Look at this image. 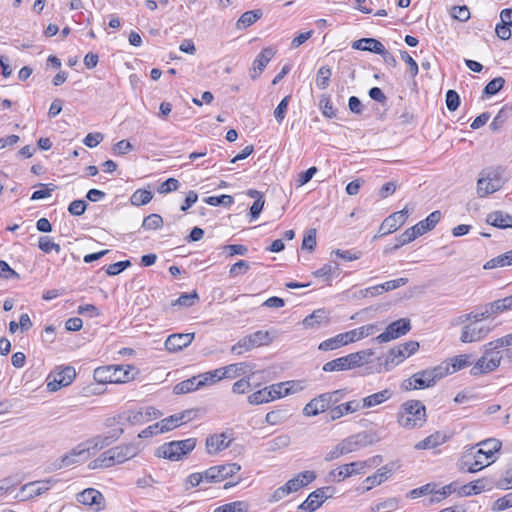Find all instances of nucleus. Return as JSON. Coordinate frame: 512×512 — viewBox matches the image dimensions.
Returning a JSON list of instances; mask_svg holds the SVG:
<instances>
[{
    "mask_svg": "<svg viewBox=\"0 0 512 512\" xmlns=\"http://www.w3.org/2000/svg\"><path fill=\"white\" fill-rule=\"evenodd\" d=\"M449 373V365L440 364L436 367L414 373L410 378L403 380L400 387L403 391L429 388Z\"/></svg>",
    "mask_w": 512,
    "mask_h": 512,
    "instance_id": "1",
    "label": "nucleus"
},
{
    "mask_svg": "<svg viewBox=\"0 0 512 512\" xmlns=\"http://www.w3.org/2000/svg\"><path fill=\"white\" fill-rule=\"evenodd\" d=\"M426 420V407L420 400H407L398 409L397 423L404 429L420 428Z\"/></svg>",
    "mask_w": 512,
    "mask_h": 512,
    "instance_id": "2",
    "label": "nucleus"
},
{
    "mask_svg": "<svg viewBox=\"0 0 512 512\" xmlns=\"http://www.w3.org/2000/svg\"><path fill=\"white\" fill-rule=\"evenodd\" d=\"M378 330L379 328L376 324L364 325L357 329H353L345 333H340L335 337L323 341L322 343H320L319 349L323 351L334 350L340 348L341 346L347 345L349 343L373 335Z\"/></svg>",
    "mask_w": 512,
    "mask_h": 512,
    "instance_id": "3",
    "label": "nucleus"
},
{
    "mask_svg": "<svg viewBox=\"0 0 512 512\" xmlns=\"http://www.w3.org/2000/svg\"><path fill=\"white\" fill-rule=\"evenodd\" d=\"M138 374V370L132 366H103L94 370V379L99 383H125L131 381Z\"/></svg>",
    "mask_w": 512,
    "mask_h": 512,
    "instance_id": "4",
    "label": "nucleus"
},
{
    "mask_svg": "<svg viewBox=\"0 0 512 512\" xmlns=\"http://www.w3.org/2000/svg\"><path fill=\"white\" fill-rule=\"evenodd\" d=\"M196 446L195 438L185 440L171 441L164 443L156 449L155 455L159 458L171 461H179L189 454Z\"/></svg>",
    "mask_w": 512,
    "mask_h": 512,
    "instance_id": "5",
    "label": "nucleus"
},
{
    "mask_svg": "<svg viewBox=\"0 0 512 512\" xmlns=\"http://www.w3.org/2000/svg\"><path fill=\"white\" fill-rule=\"evenodd\" d=\"M381 461L382 457L380 455H377L366 461H355L349 464H344L331 470L328 474V477L330 481L341 482L353 475L365 473L366 467L377 465Z\"/></svg>",
    "mask_w": 512,
    "mask_h": 512,
    "instance_id": "6",
    "label": "nucleus"
},
{
    "mask_svg": "<svg viewBox=\"0 0 512 512\" xmlns=\"http://www.w3.org/2000/svg\"><path fill=\"white\" fill-rule=\"evenodd\" d=\"M499 347H496L495 344L489 346L485 345V351L481 358H479L476 364L471 368L470 374L473 376H478L484 373H488L494 371L499 367L502 356L500 352L497 350Z\"/></svg>",
    "mask_w": 512,
    "mask_h": 512,
    "instance_id": "7",
    "label": "nucleus"
},
{
    "mask_svg": "<svg viewBox=\"0 0 512 512\" xmlns=\"http://www.w3.org/2000/svg\"><path fill=\"white\" fill-rule=\"evenodd\" d=\"M271 342L272 338L268 331L258 330L241 338L231 347V353L241 355L244 352L251 351L254 348L269 345Z\"/></svg>",
    "mask_w": 512,
    "mask_h": 512,
    "instance_id": "8",
    "label": "nucleus"
},
{
    "mask_svg": "<svg viewBox=\"0 0 512 512\" xmlns=\"http://www.w3.org/2000/svg\"><path fill=\"white\" fill-rule=\"evenodd\" d=\"M505 180L499 170L483 171L477 181V194L485 197L502 188Z\"/></svg>",
    "mask_w": 512,
    "mask_h": 512,
    "instance_id": "9",
    "label": "nucleus"
},
{
    "mask_svg": "<svg viewBox=\"0 0 512 512\" xmlns=\"http://www.w3.org/2000/svg\"><path fill=\"white\" fill-rule=\"evenodd\" d=\"M351 46L355 50L369 51L381 55L388 66L395 67L397 65L396 58L377 39L362 38L352 42Z\"/></svg>",
    "mask_w": 512,
    "mask_h": 512,
    "instance_id": "10",
    "label": "nucleus"
},
{
    "mask_svg": "<svg viewBox=\"0 0 512 512\" xmlns=\"http://www.w3.org/2000/svg\"><path fill=\"white\" fill-rule=\"evenodd\" d=\"M411 329L410 320L406 318L398 319L390 323L386 330L373 339L377 343H385L397 339L407 334Z\"/></svg>",
    "mask_w": 512,
    "mask_h": 512,
    "instance_id": "11",
    "label": "nucleus"
},
{
    "mask_svg": "<svg viewBox=\"0 0 512 512\" xmlns=\"http://www.w3.org/2000/svg\"><path fill=\"white\" fill-rule=\"evenodd\" d=\"M105 452L110 462H113L114 466L136 457L140 452V448L136 444L129 443L112 447Z\"/></svg>",
    "mask_w": 512,
    "mask_h": 512,
    "instance_id": "12",
    "label": "nucleus"
},
{
    "mask_svg": "<svg viewBox=\"0 0 512 512\" xmlns=\"http://www.w3.org/2000/svg\"><path fill=\"white\" fill-rule=\"evenodd\" d=\"M76 376V371L71 366H66L60 370L51 372L47 378V388L51 392H55L61 387L68 386L72 383Z\"/></svg>",
    "mask_w": 512,
    "mask_h": 512,
    "instance_id": "13",
    "label": "nucleus"
},
{
    "mask_svg": "<svg viewBox=\"0 0 512 512\" xmlns=\"http://www.w3.org/2000/svg\"><path fill=\"white\" fill-rule=\"evenodd\" d=\"M241 466L237 463H226L212 466L204 471L205 481L209 483L221 482L238 473Z\"/></svg>",
    "mask_w": 512,
    "mask_h": 512,
    "instance_id": "14",
    "label": "nucleus"
},
{
    "mask_svg": "<svg viewBox=\"0 0 512 512\" xmlns=\"http://www.w3.org/2000/svg\"><path fill=\"white\" fill-rule=\"evenodd\" d=\"M409 217V210L407 209V206L402 209L401 211L394 212L391 215H389L387 218L383 220L381 223L378 234L373 237V239H376L378 237L385 236L387 234H390L394 231H396L399 227H401L406 220Z\"/></svg>",
    "mask_w": 512,
    "mask_h": 512,
    "instance_id": "15",
    "label": "nucleus"
},
{
    "mask_svg": "<svg viewBox=\"0 0 512 512\" xmlns=\"http://www.w3.org/2000/svg\"><path fill=\"white\" fill-rule=\"evenodd\" d=\"M88 456V448H86V445L82 442L71 449L68 453L55 460L52 466L54 470H59L74 465L81 460H85Z\"/></svg>",
    "mask_w": 512,
    "mask_h": 512,
    "instance_id": "16",
    "label": "nucleus"
},
{
    "mask_svg": "<svg viewBox=\"0 0 512 512\" xmlns=\"http://www.w3.org/2000/svg\"><path fill=\"white\" fill-rule=\"evenodd\" d=\"M76 498L77 501L83 505L95 506L97 511L102 510L105 507L104 496L100 491L94 488H87L83 490L77 494Z\"/></svg>",
    "mask_w": 512,
    "mask_h": 512,
    "instance_id": "17",
    "label": "nucleus"
},
{
    "mask_svg": "<svg viewBox=\"0 0 512 512\" xmlns=\"http://www.w3.org/2000/svg\"><path fill=\"white\" fill-rule=\"evenodd\" d=\"M124 430L122 428L115 430L111 435H97L85 442L83 444L88 448V454H90L91 450H100L104 447L111 445L115 442L122 434Z\"/></svg>",
    "mask_w": 512,
    "mask_h": 512,
    "instance_id": "18",
    "label": "nucleus"
},
{
    "mask_svg": "<svg viewBox=\"0 0 512 512\" xmlns=\"http://www.w3.org/2000/svg\"><path fill=\"white\" fill-rule=\"evenodd\" d=\"M491 331L487 326H476L474 324L465 325L462 329L460 341L462 343L477 342L485 338Z\"/></svg>",
    "mask_w": 512,
    "mask_h": 512,
    "instance_id": "19",
    "label": "nucleus"
},
{
    "mask_svg": "<svg viewBox=\"0 0 512 512\" xmlns=\"http://www.w3.org/2000/svg\"><path fill=\"white\" fill-rule=\"evenodd\" d=\"M276 54V49L273 47H266L262 49V51L256 56L253 61V67L250 73V77L255 80L260 74L263 72L267 64L271 61V59Z\"/></svg>",
    "mask_w": 512,
    "mask_h": 512,
    "instance_id": "20",
    "label": "nucleus"
},
{
    "mask_svg": "<svg viewBox=\"0 0 512 512\" xmlns=\"http://www.w3.org/2000/svg\"><path fill=\"white\" fill-rule=\"evenodd\" d=\"M361 409V403L358 400L348 401L330 408L327 414V422L335 421L344 415L354 413Z\"/></svg>",
    "mask_w": 512,
    "mask_h": 512,
    "instance_id": "21",
    "label": "nucleus"
},
{
    "mask_svg": "<svg viewBox=\"0 0 512 512\" xmlns=\"http://www.w3.org/2000/svg\"><path fill=\"white\" fill-rule=\"evenodd\" d=\"M194 333H178L169 335L165 341V348L169 352H178L191 344Z\"/></svg>",
    "mask_w": 512,
    "mask_h": 512,
    "instance_id": "22",
    "label": "nucleus"
},
{
    "mask_svg": "<svg viewBox=\"0 0 512 512\" xmlns=\"http://www.w3.org/2000/svg\"><path fill=\"white\" fill-rule=\"evenodd\" d=\"M325 393L311 399L303 408V414L307 417L316 416L326 410H330L331 404Z\"/></svg>",
    "mask_w": 512,
    "mask_h": 512,
    "instance_id": "23",
    "label": "nucleus"
},
{
    "mask_svg": "<svg viewBox=\"0 0 512 512\" xmlns=\"http://www.w3.org/2000/svg\"><path fill=\"white\" fill-rule=\"evenodd\" d=\"M49 482L50 481L47 480L27 483L21 487L17 498L23 501L41 495L49 489Z\"/></svg>",
    "mask_w": 512,
    "mask_h": 512,
    "instance_id": "24",
    "label": "nucleus"
},
{
    "mask_svg": "<svg viewBox=\"0 0 512 512\" xmlns=\"http://www.w3.org/2000/svg\"><path fill=\"white\" fill-rule=\"evenodd\" d=\"M231 439H228L226 433L214 434L206 439L207 453L215 455L230 446Z\"/></svg>",
    "mask_w": 512,
    "mask_h": 512,
    "instance_id": "25",
    "label": "nucleus"
},
{
    "mask_svg": "<svg viewBox=\"0 0 512 512\" xmlns=\"http://www.w3.org/2000/svg\"><path fill=\"white\" fill-rule=\"evenodd\" d=\"M493 488V484L489 483V480L486 478H481L476 481H473L469 484L463 485L459 487L458 495L459 496H471L481 493L485 490H491Z\"/></svg>",
    "mask_w": 512,
    "mask_h": 512,
    "instance_id": "26",
    "label": "nucleus"
},
{
    "mask_svg": "<svg viewBox=\"0 0 512 512\" xmlns=\"http://www.w3.org/2000/svg\"><path fill=\"white\" fill-rule=\"evenodd\" d=\"M486 223L499 229L512 228V215L503 211H493L487 215Z\"/></svg>",
    "mask_w": 512,
    "mask_h": 512,
    "instance_id": "27",
    "label": "nucleus"
},
{
    "mask_svg": "<svg viewBox=\"0 0 512 512\" xmlns=\"http://www.w3.org/2000/svg\"><path fill=\"white\" fill-rule=\"evenodd\" d=\"M392 468L385 465L378 469L373 475L368 476L364 482L367 484L365 491L372 489L374 486L380 485L390 478L392 475Z\"/></svg>",
    "mask_w": 512,
    "mask_h": 512,
    "instance_id": "28",
    "label": "nucleus"
},
{
    "mask_svg": "<svg viewBox=\"0 0 512 512\" xmlns=\"http://www.w3.org/2000/svg\"><path fill=\"white\" fill-rule=\"evenodd\" d=\"M203 386L204 382L201 381L200 376L197 375L176 384L173 388V392L176 395H181L193 392Z\"/></svg>",
    "mask_w": 512,
    "mask_h": 512,
    "instance_id": "29",
    "label": "nucleus"
},
{
    "mask_svg": "<svg viewBox=\"0 0 512 512\" xmlns=\"http://www.w3.org/2000/svg\"><path fill=\"white\" fill-rule=\"evenodd\" d=\"M392 397V392L390 389H384L377 393L371 394L363 398L361 409L372 408L377 405L384 403Z\"/></svg>",
    "mask_w": 512,
    "mask_h": 512,
    "instance_id": "30",
    "label": "nucleus"
},
{
    "mask_svg": "<svg viewBox=\"0 0 512 512\" xmlns=\"http://www.w3.org/2000/svg\"><path fill=\"white\" fill-rule=\"evenodd\" d=\"M478 446L480 447L477 450L478 454H483L486 459L491 458L496 452H498L502 446V443L495 439L490 438L484 441H481Z\"/></svg>",
    "mask_w": 512,
    "mask_h": 512,
    "instance_id": "31",
    "label": "nucleus"
},
{
    "mask_svg": "<svg viewBox=\"0 0 512 512\" xmlns=\"http://www.w3.org/2000/svg\"><path fill=\"white\" fill-rule=\"evenodd\" d=\"M440 219H441V212L433 211L424 220L419 221L414 226L419 229V233L421 236L424 233L432 230L436 226V224L440 221Z\"/></svg>",
    "mask_w": 512,
    "mask_h": 512,
    "instance_id": "32",
    "label": "nucleus"
},
{
    "mask_svg": "<svg viewBox=\"0 0 512 512\" xmlns=\"http://www.w3.org/2000/svg\"><path fill=\"white\" fill-rule=\"evenodd\" d=\"M512 265V253L511 251H508L504 254H501L495 258L490 259L487 261L483 268L486 270L494 269L497 267H504Z\"/></svg>",
    "mask_w": 512,
    "mask_h": 512,
    "instance_id": "33",
    "label": "nucleus"
},
{
    "mask_svg": "<svg viewBox=\"0 0 512 512\" xmlns=\"http://www.w3.org/2000/svg\"><path fill=\"white\" fill-rule=\"evenodd\" d=\"M261 16L262 11L259 9L244 12L237 21V27L239 29L247 28L254 24L258 19H260Z\"/></svg>",
    "mask_w": 512,
    "mask_h": 512,
    "instance_id": "34",
    "label": "nucleus"
},
{
    "mask_svg": "<svg viewBox=\"0 0 512 512\" xmlns=\"http://www.w3.org/2000/svg\"><path fill=\"white\" fill-rule=\"evenodd\" d=\"M444 438L440 433H434L427 436L425 439L418 442L414 448L417 450L432 449L443 443Z\"/></svg>",
    "mask_w": 512,
    "mask_h": 512,
    "instance_id": "35",
    "label": "nucleus"
},
{
    "mask_svg": "<svg viewBox=\"0 0 512 512\" xmlns=\"http://www.w3.org/2000/svg\"><path fill=\"white\" fill-rule=\"evenodd\" d=\"M490 310L494 315L502 314L507 311H512V294L502 299L490 302Z\"/></svg>",
    "mask_w": 512,
    "mask_h": 512,
    "instance_id": "36",
    "label": "nucleus"
},
{
    "mask_svg": "<svg viewBox=\"0 0 512 512\" xmlns=\"http://www.w3.org/2000/svg\"><path fill=\"white\" fill-rule=\"evenodd\" d=\"M470 355L463 354L459 356H455L454 358L450 359L449 362H443L442 364H448L449 365V374H452L458 370H461L471 364Z\"/></svg>",
    "mask_w": 512,
    "mask_h": 512,
    "instance_id": "37",
    "label": "nucleus"
},
{
    "mask_svg": "<svg viewBox=\"0 0 512 512\" xmlns=\"http://www.w3.org/2000/svg\"><path fill=\"white\" fill-rule=\"evenodd\" d=\"M249 365L245 362L230 364L226 367H223V374L225 378H236L238 376L244 375L247 372Z\"/></svg>",
    "mask_w": 512,
    "mask_h": 512,
    "instance_id": "38",
    "label": "nucleus"
},
{
    "mask_svg": "<svg viewBox=\"0 0 512 512\" xmlns=\"http://www.w3.org/2000/svg\"><path fill=\"white\" fill-rule=\"evenodd\" d=\"M290 444V437L287 434H282L274 439L265 443L266 451L274 452L283 448H286Z\"/></svg>",
    "mask_w": 512,
    "mask_h": 512,
    "instance_id": "39",
    "label": "nucleus"
},
{
    "mask_svg": "<svg viewBox=\"0 0 512 512\" xmlns=\"http://www.w3.org/2000/svg\"><path fill=\"white\" fill-rule=\"evenodd\" d=\"M371 355H373V352L371 350H367V351H359L356 353H351V354L346 355L345 357L347 358V363L349 364V368L352 369V368L359 367V366L363 365L364 362L366 361V357H369Z\"/></svg>",
    "mask_w": 512,
    "mask_h": 512,
    "instance_id": "40",
    "label": "nucleus"
},
{
    "mask_svg": "<svg viewBox=\"0 0 512 512\" xmlns=\"http://www.w3.org/2000/svg\"><path fill=\"white\" fill-rule=\"evenodd\" d=\"M490 306V303H486L485 305L479 307L476 311L467 313L466 319L479 322L489 317L495 316L494 313L491 312Z\"/></svg>",
    "mask_w": 512,
    "mask_h": 512,
    "instance_id": "41",
    "label": "nucleus"
},
{
    "mask_svg": "<svg viewBox=\"0 0 512 512\" xmlns=\"http://www.w3.org/2000/svg\"><path fill=\"white\" fill-rule=\"evenodd\" d=\"M125 420L131 425L144 424L143 413L139 410H129L118 416V421Z\"/></svg>",
    "mask_w": 512,
    "mask_h": 512,
    "instance_id": "42",
    "label": "nucleus"
},
{
    "mask_svg": "<svg viewBox=\"0 0 512 512\" xmlns=\"http://www.w3.org/2000/svg\"><path fill=\"white\" fill-rule=\"evenodd\" d=\"M505 79L503 77H496L489 81L483 89V97L493 96L498 93L504 86Z\"/></svg>",
    "mask_w": 512,
    "mask_h": 512,
    "instance_id": "43",
    "label": "nucleus"
},
{
    "mask_svg": "<svg viewBox=\"0 0 512 512\" xmlns=\"http://www.w3.org/2000/svg\"><path fill=\"white\" fill-rule=\"evenodd\" d=\"M213 512H248V504L244 501H234L217 507Z\"/></svg>",
    "mask_w": 512,
    "mask_h": 512,
    "instance_id": "44",
    "label": "nucleus"
},
{
    "mask_svg": "<svg viewBox=\"0 0 512 512\" xmlns=\"http://www.w3.org/2000/svg\"><path fill=\"white\" fill-rule=\"evenodd\" d=\"M153 198L151 191L145 189L136 190L131 196V203L135 206H141L149 203Z\"/></svg>",
    "mask_w": 512,
    "mask_h": 512,
    "instance_id": "45",
    "label": "nucleus"
},
{
    "mask_svg": "<svg viewBox=\"0 0 512 512\" xmlns=\"http://www.w3.org/2000/svg\"><path fill=\"white\" fill-rule=\"evenodd\" d=\"M351 437L357 449L369 446L375 442L374 435L367 431L354 434Z\"/></svg>",
    "mask_w": 512,
    "mask_h": 512,
    "instance_id": "46",
    "label": "nucleus"
},
{
    "mask_svg": "<svg viewBox=\"0 0 512 512\" xmlns=\"http://www.w3.org/2000/svg\"><path fill=\"white\" fill-rule=\"evenodd\" d=\"M348 369L350 368L345 356L329 361L323 366V370L325 372L343 371Z\"/></svg>",
    "mask_w": 512,
    "mask_h": 512,
    "instance_id": "47",
    "label": "nucleus"
},
{
    "mask_svg": "<svg viewBox=\"0 0 512 512\" xmlns=\"http://www.w3.org/2000/svg\"><path fill=\"white\" fill-rule=\"evenodd\" d=\"M248 401L253 405L267 403L271 401V391H269L268 387H265L262 390H258L248 397Z\"/></svg>",
    "mask_w": 512,
    "mask_h": 512,
    "instance_id": "48",
    "label": "nucleus"
},
{
    "mask_svg": "<svg viewBox=\"0 0 512 512\" xmlns=\"http://www.w3.org/2000/svg\"><path fill=\"white\" fill-rule=\"evenodd\" d=\"M406 358L405 352L403 351L401 345L395 348H392L389 351V354L386 357V366L389 364L398 365Z\"/></svg>",
    "mask_w": 512,
    "mask_h": 512,
    "instance_id": "49",
    "label": "nucleus"
},
{
    "mask_svg": "<svg viewBox=\"0 0 512 512\" xmlns=\"http://www.w3.org/2000/svg\"><path fill=\"white\" fill-rule=\"evenodd\" d=\"M418 236H420L419 229L415 226H412L405 230L402 234H400L396 241L399 243V245L402 247L405 244H408L415 240Z\"/></svg>",
    "mask_w": 512,
    "mask_h": 512,
    "instance_id": "50",
    "label": "nucleus"
},
{
    "mask_svg": "<svg viewBox=\"0 0 512 512\" xmlns=\"http://www.w3.org/2000/svg\"><path fill=\"white\" fill-rule=\"evenodd\" d=\"M331 69L328 66H321L317 72L316 84L320 89H326L329 85Z\"/></svg>",
    "mask_w": 512,
    "mask_h": 512,
    "instance_id": "51",
    "label": "nucleus"
},
{
    "mask_svg": "<svg viewBox=\"0 0 512 512\" xmlns=\"http://www.w3.org/2000/svg\"><path fill=\"white\" fill-rule=\"evenodd\" d=\"M436 488H437L436 483H427L419 488H415V489L411 490L409 492L408 496L412 499H416L423 495L436 494Z\"/></svg>",
    "mask_w": 512,
    "mask_h": 512,
    "instance_id": "52",
    "label": "nucleus"
},
{
    "mask_svg": "<svg viewBox=\"0 0 512 512\" xmlns=\"http://www.w3.org/2000/svg\"><path fill=\"white\" fill-rule=\"evenodd\" d=\"M222 374H223V369L219 368V369H215L214 371H209V372H206L203 374H199V376L201 378V381L204 382V386H205L208 384L216 383V382L220 381L221 379H224L225 375H222Z\"/></svg>",
    "mask_w": 512,
    "mask_h": 512,
    "instance_id": "53",
    "label": "nucleus"
},
{
    "mask_svg": "<svg viewBox=\"0 0 512 512\" xmlns=\"http://www.w3.org/2000/svg\"><path fill=\"white\" fill-rule=\"evenodd\" d=\"M163 224V219L159 214H150L144 218L142 227L146 230L159 229Z\"/></svg>",
    "mask_w": 512,
    "mask_h": 512,
    "instance_id": "54",
    "label": "nucleus"
},
{
    "mask_svg": "<svg viewBox=\"0 0 512 512\" xmlns=\"http://www.w3.org/2000/svg\"><path fill=\"white\" fill-rule=\"evenodd\" d=\"M198 294L196 291H193L192 293H182L178 299L172 303L173 306L180 305L184 307H191L195 304V302L198 300Z\"/></svg>",
    "mask_w": 512,
    "mask_h": 512,
    "instance_id": "55",
    "label": "nucleus"
},
{
    "mask_svg": "<svg viewBox=\"0 0 512 512\" xmlns=\"http://www.w3.org/2000/svg\"><path fill=\"white\" fill-rule=\"evenodd\" d=\"M182 424L181 417H179V414L171 415L159 422V425H161L160 431H170Z\"/></svg>",
    "mask_w": 512,
    "mask_h": 512,
    "instance_id": "56",
    "label": "nucleus"
},
{
    "mask_svg": "<svg viewBox=\"0 0 512 512\" xmlns=\"http://www.w3.org/2000/svg\"><path fill=\"white\" fill-rule=\"evenodd\" d=\"M204 201L211 206H219V205L230 206L233 204L234 199L231 195L223 194L220 196L207 197L204 199Z\"/></svg>",
    "mask_w": 512,
    "mask_h": 512,
    "instance_id": "57",
    "label": "nucleus"
},
{
    "mask_svg": "<svg viewBox=\"0 0 512 512\" xmlns=\"http://www.w3.org/2000/svg\"><path fill=\"white\" fill-rule=\"evenodd\" d=\"M324 318L325 312L323 310H316L303 320V325L306 328H314L315 326L319 325Z\"/></svg>",
    "mask_w": 512,
    "mask_h": 512,
    "instance_id": "58",
    "label": "nucleus"
},
{
    "mask_svg": "<svg viewBox=\"0 0 512 512\" xmlns=\"http://www.w3.org/2000/svg\"><path fill=\"white\" fill-rule=\"evenodd\" d=\"M319 106L325 117L334 118L336 116V110L333 108L330 97L328 95L321 96Z\"/></svg>",
    "mask_w": 512,
    "mask_h": 512,
    "instance_id": "59",
    "label": "nucleus"
},
{
    "mask_svg": "<svg viewBox=\"0 0 512 512\" xmlns=\"http://www.w3.org/2000/svg\"><path fill=\"white\" fill-rule=\"evenodd\" d=\"M39 248L45 252V253H49L51 252L52 250H54L56 253H60L61 251V247L59 244L57 243H54L49 237L47 236H42L39 238V244H38Z\"/></svg>",
    "mask_w": 512,
    "mask_h": 512,
    "instance_id": "60",
    "label": "nucleus"
},
{
    "mask_svg": "<svg viewBox=\"0 0 512 512\" xmlns=\"http://www.w3.org/2000/svg\"><path fill=\"white\" fill-rule=\"evenodd\" d=\"M399 506V500L397 498H389L383 502H380L376 504L375 506L371 507L372 512H377L380 510H386V511H394Z\"/></svg>",
    "mask_w": 512,
    "mask_h": 512,
    "instance_id": "61",
    "label": "nucleus"
},
{
    "mask_svg": "<svg viewBox=\"0 0 512 512\" xmlns=\"http://www.w3.org/2000/svg\"><path fill=\"white\" fill-rule=\"evenodd\" d=\"M290 98H291L290 95L284 97L280 101V103L278 104L276 109L274 110V117H275V119H276V121L278 123H282V121L284 120V118L286 116V112H287V108H288V104H289Z\"/></svg>",
    "mask_w": 512,
    "mask_h": 512,
    "instance_id": "62",
    "label": "nucleus"
},
{
    "mask_svg": "<svg viewBox=\"0 0 512 512\" xmlns=\"http://www.w3.org/2000/svg\"><path fill=\"white\" fill-rule=\"evenodd\" d=\"M446 107L449 111H455L460 105L459 94L455 90H448L446 92Z\"/></svg>",
    "mask_w": 512,
    "mask_h": 512,
    "instance_id": "63",
    "label": "nucleus"
},
{
    "mask_svg": "<svg viewBox=\"0 0 512 512\" xmlns=\"http://www.w3.org/2000/svg\"><path fill=\"white\" fill-rule=\"evenodd\" d=\"M512 507V493L498 498L492 505L493 511H502Z\"/></svg>",
    "mask_w": 512,
    "mask_h": 512,
    "instance_id": "64",
    "label": "nucleus"
}]
</instances>
